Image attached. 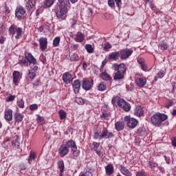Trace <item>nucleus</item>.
Returning <instances> with one entry per match:
<instances>
[{
  "label": "nucleus",
  "mask_w": 176,
  "mask_h": 176,
  "mask_svg": "<svg viewBox=\"0 0 176 176\" xmlns=\"http://www.w3.org/2000/svg\"><path fill=\"white\" fill-rule=\"evenodd\" d=\"M71 61H78L79 56L77 54H73L70 57Z\"/></svg>",
  "instance_id": "nucleus-42"
},
{
  "label": "nucleus",
  "mask_w": 176,
  "mask_h": 176,
  "mask_svg": "<svg viewBox=\"0 0 176 176\" xmlns=\"http://www.w3.org/2000/svg\"><path fill=\"white\" fill-rule=\"evenodd\" d=\"M93 85H94V80H90L87 79H84L82 82V87L84 90H90L91 87H93Z\"/></svg>",
  "instance_id": "nucleus-10"
},
{
  "label": "nucleus",
  "mask_w": 176,
  "mask_h": 176,
  "mask_svg": "<svg viewBox=\"0 0 176 176\" xmlns=\"http://www.w3.org/2000/svg\"><path fill=\"white\" fill-rule=\"evenodd\" d=\"M69 3L68 0H58V9L56 14L58 19H63V16H65L68 13V7L67 6Z\"/></svg>",
  "instance_id": "nucleus-1"
},
{
  "label": "nucleus",
  "mask_w": 176,
  "mask_h": 176,
  "mask_svg": "<svg viewBox=\"0 0 176 176\" xmlns=\"http://www.w3.org/2000/svg\"><path fill=\"white\" fill-rule=\"evenodd\" d=\"M5 41H6V38L3 36H0V43H5Z\"/></svg>",
  "instance_id": "nucleus-61"
},
{
  "label": "nucleus",
  "mask_w": 176,
  "mask_h": 176,
  "mask_svg": "<svg viewBox=\"0 0 176 176\" xmlns=\"http://www.w3.org/2000/svg\"><path fill=\"white\" fill-rule=\"evenodd\" d=\"M148 165L151 167V168H153L156 167V166H157V164H156L154 162L150 161L148 162Z\"/></svg>",
  "instance_id": "nucleus-52"
},
{
  "label": "nucleus",
  "mask_w": 176,
  "mask_h": 176,
  "mask_svg": "<svg viewBox=\"0 0 176 176\" xmlns=\"http://www.w3.org/2000/svg\"><path fill=\"white\" fill-rule=\"evenodd\" d=\"M37 122H43V118L38 116L37 118Z\"/></svg>",
  "instance_id": "nucleus-64"
},
{
  "label": "nucleus",
  "mask_w": 176,
  "mask_h": 176,
  "mask_svg": "<svg viewBox=\"0 0 176 176\" xmlns=\"http://www.w3.org/2000/svg\"><path fill=\"white\" fill-rule=\"evenodd\" d=\"M118 8H120L122 6V0H114Z\"/></svg>",
  "instance_id": "nucleus-58"
},
{
  "label": "nucleus",
  "mask_w": 176,
  "mask_h": 176,
  "mask_svg": "<svg viewBox=\"0 0 176 176\" xmlns=\"http://www.w3.org/2000/svg\"><path fill=\"white\" fill-rule=\"evenodd\" d=\"M121 60H127L131 54H133V50L125 48L119 52Z\"/></svg>",
  "instance_id": "nucleus-7"
},
{
  "label": "nucleus",
  "mask_w": 176,
  "mask_h": 176,
  "mask_svg": "<svg viewBox=\"0 0 176 176\" xmlns=\"http://www.w3.org/2000/svg\"><path fill=\"white\" fill-rule=\"evenodd\" d=\"M165 120H167V115L164 113H157L151 117V122L155 127H160Z\"/></svg>",
  "instance_id": "nucleus-3"
},
{
  "label": "nucleus",
  "mask_w": 176,
  "mask_h": 176,
  "mask_svg": "<svg viewBox=\"0 0 176 176\" xmlns=\"http://www.w3.org/2000/svg\"><path fill=\"white\" fill-rule=\"evenodd\" d=\"M25 8L22 6H18L15 10V16L17 19H24L25 17Z\"/></svg>",
  "instance_id": "nucleus-6"
},
{
  "label": "nucleus",
  "mask_w": 176,
  "mask_h": 176,
  "mask_svg": "<svg viewBox=\"0 0 176 176\" xmlns=\"http://www.w3.org/2000/svg\"><path fill=\"white\" fill-rule=\"evenodd\" d=\"M172 145L176 148V138L172 140Z\"/></svg>",
  "instance_id": "nucleus-62"
},
{
  "label": "nucleus",
  "mask_w": 176,
  "mask_h": 176,
  "mask_svg": "<svg viewBox=\"0 0 176 176\" xmlns=\"http://www.w3.org/2000/svg\"><path fill=\"white\" fill-rule=\"evenodd\" d=\"M72 87L75 94H78L80 90V80H75L72 83Z\"/></svg>",
  "instance_id": "nucleus-15"
},
{
  "label": "nucleus",
  "mask_w": 176,
  "mask_h": 176,
  "mask_svg": "<svg viewBox=\"0 0 176 176\" xmlns=\"http://www.w3.org/2000/svg\"><path fill=\"white\" fill-rule=\"evenodd\" d=\"M54 2H56V0H45L44 1V4L43 6L45 9L52 8V6H53V5H54Z\"/></svg>",
  "instance_id": "nucleus-25"
},
{
  "label": "nucleus",
  "mask_w": 176,
  "mask_h": 176,
  "mask_svg": "<svg viewBox=\"0 0 176 176\" xmlns=\"http://www.w3.org/2000/svg\"><path fill=\"white\" fill-rule=\"evenodd\" d=\"M134 115L138 118H141L144 115V110L141 106H136L134 109Z\"/></svg>",
  "instance_id": "nucleus-19"
},
{
  "label": "nucleus",
  "mask_w": 176,
  "mask_h": 176,
  "mask_svg": "<svg viewBox=\"0 0 176 176\" xmlns=\"http://www.w3.org/2000/svg\"><path fill=\"white\" fill-rule=\"evenodd\" d=\"M98 89L99 90V91H104V90H107V85H105L104 84L100 83L98 86Z\"/></svg>",
  "instance_id": "nucleus-41"
},
{
  "label": "nucleus",
  "mask_w": 176,
  "mask_h": 176,
  "mask_svg": "<svg viewBox=\"0 0 176 176\" xmlns=\"http://www.w3.org/2000/svg\"><path fill=\"white\" fill-rule=\"evenodd\" d=\"M23 119H24V115L20 113H14V120L18 123H20V122H23Z\"/></svg>",
  "instance_id": "nucleus-28"
},
{
  "label": "nucleus",
  "mask_w": 176,
  "mask_h": 176,
  "mask_svg": "<svg viewBox=\"0 0 176 176\" xmlns=\"http://www.w3.org/2000/svg\"><path fill=\"white\" fill-rule=\"evenodd\" d=\"M115 129L117 131H122L124 129V123L123 122H116L115 123Z\"/></svg>",
  "instance_id": "nucleus-23"
},
{
  "label": "nucleus",
  "mask_w": 176,
  "mask_h": 176,
  "mask_svg": "<svg viewBox=\"0 0 176 176\" xmlns=\"http://www.w3.org/2000/svg\"><path fill=\"white\" fill-rule=\"evenodd\" d=\"M73 79L74 78L72 77V74L68 72L65 73L63 76V80L66 83V85L71 83Z\"/></svg>",
  "instance_id": "nucleus-16"
},
{
  "label": "nucleus",
  "mask_w": 176,
  "mask_h": 176,
  "mask_svg": "<svg viewBox=\"0 0 176 176\" xmlns=\"http://www.w3.org/2000/svg\"><path fill=\"white\" fill-rule=\"evenodd\" d=\"M95 152L98 155V156H99V157H102V156H103L102 151L96 150V151H95Z\"/></svg>",
  "instance_id": "nucleus-59"
},
{
  "label": "nucleus",
  "mask_w": 176,
  "mask_h": 176,
  "mask_svg": "<svg viewBox=\"0 0 176 176\" xmlns=\"http://www.w3.org/2000/svg\"><path fill=\"white\" fill-rule=\"evenodd\" d=\"M123 100L118 96L113 97V99L111 100V104H113V105H115V104H118V105H119V100Z\"/></svg>",
  "instance_id": "nucleus-39"
},
{
  "label": "nucleus",
  "mask_w": 176,
  "mask_h": 176,
  "mask_svg": "<svg viewBox=\"0 0 176 176\" xmlns=\"http://www.w3.org/2000/svg\"><path fill=\"white\" fill-rule=\"evenodd\" d=\"M69 149L67 146V144L60 145L58 151V153L60 155V156L62 157L66 156V155L69 153Z\"/></svg>",
  "instance_id": "nucleus-12"
},
{
  "label": "nucleus",
  "mask_w": 176,
  "mask_h": 176,
  "mask_svg": "<svg viewBox=\"0 0 176 176\" xmlns=\"http://www.w3.org/2000/svg\"><path fill=\"white\" fill-rule=\"evenodd\" d=\"M140 67L142 71H146V69H148V66H146V64L145 63H144L143 65H140Z\"/></svg>",
  "instance_id": "nucleus-57"
},
{
  "label": "nucleus",
  "mask_w": 176,
  "mask_h": 176,
  "mask_svg": "<svg viewBox=\"0 0 176 176\" xmlns=\"http://www.w3.org/2000/svg\"><path fill=\"white\" fill-rule=\"evenodd\" d=\"M10 140H9V139H7L5 142H4V145H6V146H4V148H8V146H9V145H10Z\"/></svg>",
  "instance_id": "nucleus-56"
},
{
  "label": "nucleus",
  "mask_w": 176,
  "mask_h": 176,
  "mask_svg": "<svg viewBox=\"0 0 176 176\" xmlns=\"http://www.w3.org/2000/svg\"><path fill=\"white\" fill-rule=\"evenodd\" d=\"M12 146L14 149H19L20 148V138L19 135H15L12 141Z\"/></svg>",
  "instance_id": "nucleus-14"
},
{
  "label": "nucleus",
  "mask_w": 176,
  "mask_h": 176,
  "mask_svg": "<svg viewBox=\"0 0 176 176\" xmlns=\"http://www.w3.org/2000/svg\"><path fill=\"white\" fill-rule=\"evenodd\" d=\"M125 120H127V126L129 129H135L137 127V124H138L137 119L126 116Z\"/></svg>",
  "instance_id": "nucleus-9"
},
{
  "label": "nucleus",
  "mask_w": 176,
  "mask_h": 176,
  "mask_svg": "<svg viewBox=\"0 0 176 176\" xmlns=\"http://www.w3.org/2000/svg\"><path fill=\"white\" fill-rule=\"evenodd\" d=\"M66 146L67 148H71V151L74 156H75L76 157H77V156H79L80 152L79 151V150H78V147L76 146V143L75 142V141L72 140H68L66 142Z\"/></svg>",
  "instance_id": "nucleus-5"
},
{
  "label": "nucleus",
  "mask_w": 176,
  "mask_h": 176,
  "mask_svg": "<svg viewBox=\"0 0 176 176\" xmlns=\"http://www.w3.org/2000/svg\"><path fill=\"white\" fill-rule=\"evenodd\" d=\"M28 72H29L28 76L30 79H32V80L35 79V78L36 77V72H35L34 70H32V69L29 70Z\"/></svg>",
  "instance_id": "nucleus-36"
},
{
  "label": "nucleus",
  "mask_w": 176,
  "mask_h": 176,
  "mask_svg": "<svg viewBox=\"0 0 176 176\" xmlns=\"http://www.w3.org/2000/svg\"><path fill=\"white\" fill-rule=\"evenodd\" d=\"M135 83L139 87H144L146 85V78H138L135 79Z\"/></svg>",
  "instance_id": "nucleus-18"
},
{
  "label": "nucleus",
  "mask_w": 176,
  "mask_h": 176,
  "mask_svg": "<svg viewBox=\"0 0 176 176\" xmlns=\"http://www.w3.org/2000/svg\"><path fill=\"white\" fill-rule=\"evenodd\" d=\"M103 48H104V50L108 51L109 49L112 48V45L109 43H105L104 44Z\"/></svg>",
  "instance_id": "nucleus-46"
},
{
  "label": "nucleus",
  "mask_w": 176,
  "mask_h": 176,
  "mask_svg": "<svg viewBox=\"0 0 176 176\" xmlns=\"http://www.w3.org/2000/svg\"><path fill=\"white\" fill-rule=\"evenodd\" d=\"M20 168L21 170H27V165L24 164H21Z\"/></svg>",
  "instance_id": "nucleus-60"
},
{
  "label": "nucleus",
  "mask_w": 176,
  "mask_h": 176,
  "mask_svg": "<svg viewBox=\"0 0 176 176\" xmlns=\"http://www.w3.org/2000/svg\"><path fill=\"white\" fill-rule=\"evenodd\" d=\"M102 138H105L107 140L108 138H113V133L112 132L108 131L107 129H104L101 132Z\"/></svg>",
  "instance_id": "nucleus-17"
},
{
  "label": "nucleus",
  "mask_w": 176,
  "mask_h": 176,
  "mask_svg": "<svg viewBox=\"0 0 176 176\" xmlns=\"http://www.w3.org/2000/svg\"><path fill=\"white\" fill-rule=\"evenodd\" d=\"M40 43L41 50H46L47 49V38L45 37H41L38 41Z\"/></svg>",
  "instance_id": "nucleus-13"
},
{
  "label": "nucleus",
  "mask_w": 176,
  "mask_h": 176,
  "mask_svg": "<svg viewBox=\"0 0 176 176\" xmlns=\"http://www.w3.org/2000/svg\"><path fill=\"white\" fill-rule=\"evenodd\" d=\"M174 104H175L174 102V101H173V100H168L166 104H165V107L166 108H170V107H173V105H174Z\"/></svg>",
  "instance_id": "nucleus-45"
},
{
  "label": "nucleus",
  "mask_w": 176,
  "mask_h": 176,
  "mask_svg": "<svg viewBox=\"0 0 176 176\" xmlns=\"http://www.w3.org/2000/svg\"><path fill=\"white\" fill-rule=\"evenodd\" d=\"M30 111H35L36 109H38V104H31L30 106Z\"/></svg>",
  "instance_id": "nucleus-51"
},
{
  "label": "nucleus",
  "mask_w": 176,
  "mask_h": 176,
  "mask_svg": "<svg viewBox=\"0 0 176 176\" xmlns=\"http://www.w3.org/2000/svg\"><path fill=\"white\" fill-rule=\"evenodd\" d=\"M85 174L86 176H93V170L89 168L88 170H86Z\"/></svg>",
  "instance_id": "nucleus-49"
},
{
  "label": "nucleus",
  "mask_w": 176,
  "mask_h": 176,
  "mask_svg": "<svg viewBox=\"0 0 176 176\" xmlns=\"http://www.w3.org/2000/svg\"><path fill=\"white\" fill-rule=\"evenodd\" d=\"M17 105L19 107V108H24V100H23V99L18 100Z\"/></svg>",
  "instance_id": "nucleus-48"
},
{
  "label": "nucleus",
  "mask_w": 176,
  "mask_h": 176,
  "mask_svg": "<svg viewBox=\"0 0 176 176\" xmlns=\"http://www.w3.org/2000/svg\"><path fill=\"white\" fill-rule=\"evenodd\" d=\"M158 47L160 49V50H167V49H168V45L167 43L162 41L160 43Z\"/></svg>",
  "instance_id": "nucleus-31"
},
{
  "label": "nucleus",
  "mask_w": 176,
  "mask_h": 176,
  "mask_svg": "<svg viewBox=\"0 0 176 176\" xmlns=\"http://www.w3.org/2000/svg\"><path fill=\"white\" fill-rule=\"evenodd\" d=\"M58 168L60 170V172L64 173V168H65L64 161H59L58 162Z\"/></svg>",
  "instance_id": "nucleus-35"
},
{
  "label": "nucleus",
  "mask_w": 176,
  "mask_h": 176,
  "mask_svg": "<svg viewBox=\"0 0 176 176\" xmlns=\"http://www.w3.org/2000/svg\"><path fill=\"white\" fill-rule=\"evenodd\" d=\"M136 176H146V173L144 170H140L136 173Z\"/></svg>",
  "instance_id": "nucleus-50"
},
{
  "label": "nucleus",
  "mask_w": 176,
  "mask_h": 176,
  "mask_svg": "<svg viewBox=\"0 0 176 176\" xmlns=\"http://www.w3.org/2000/svg\"><path fill=\"white\" fill-rule=\"evenodd\" d=\"M83 39H85V34L80 32H78L75 38L76 42L82 43L83 42Z\"/></svg>",
  "instance_id": "nucleus-26"
},
{
  "label": "nucleus",
  "mask_w": 176,
  "mask_h": 176,
  "mask_svg": "<svg viewBox=\"0 0 176 176\" xmlns=\"http://www.w3.org/2000/svg\"><path fill=\"white\" fill-rule=\"evenodd\" d=\"M105 170H106V174L107 175H112V174H113V165L108 164L105 167Z\"/></svg>",
  "instance_id": "nucleus-27"
},
{
  "label": "nucleus",
  "mask_w": 176,
  "mask_h": 176,
  "mask_svg": "<svg viewBox=\"0 0 176 176\" xmlns=\"http://www.w3.org/2000/svg\"><path fill=\"white\" fill-rule=\"evenodd\" d=\"M58 113H59L60 119H61V120L67 118V113H65L64 110H60Z\"/></svg>",
  "instance_id": "nucleus-37"
},
{
  "label": "nucleus",
  "mask_w": 176,
  "mask_h": 176,
  "mask_svg": "<svg viewBox=\"0 0 176 176\" xmlns=\"http://www.w3.org/2000/svg\"><path fill=\"white\" fill-rule=\"evenodd\" d=\"M16 39H20L21 36H23V28H17L16 31Z\"/></svg>",
  "instance_id": "nucleus-32"
},
{
  "label": "nucleus",
  "mask_w": 176,
  "mask_h": 176,
  "mask_svg": "<svg viewBox=\"0 0 176 176\" xmlns=\"http://www.w3.org/2000/svg\"><path fill=\"white\" fill-rule=\"evenodd\" d=\"M35 6V0H28L25 3V9L28 11L31 10Z\"/></svg>",
  "instance_id": "nucleus-21"
},
{
  "label": "nucleus",
  "mask_w": 176,
  "mask_h": 176,
  "mask_svg": "<svg viewBox=\"0 0 176 176\" xmlns=\"http://www.w3.org/2000/svg\"><path fill=\"white\" fill-rule=\"evenodd\" d=\"M85 50H87V53H94V48H93L91 44L85 45Z\"/></svg>",
  "instance_id": "nucleus-33"
},
{
  "label": "nucleus",
  "mask_w": 176,
  "mask_h": 176,
  "mask_svg": "<svg viewBox=\"0 0 176 176\" xmlns=\"http://www.w3.org/2000/svg\"><path fill=\"white\" fill-rule=\"evenodd\" d=\"M138 63L140 65H142L143 64H145V59L142 58H139L138 60Z\"/></svg>",
  "instance_id": "nucleus-55"
},
{
  "label": "nucleus",
  "mask_w": 176,
  "mask_h": 176,
  "mask_svg": "<svg viewBox=\"0 0 176 176\" xmlns=\"http://www.w3.org/2000/svg\"><path fill=\"white\" fill-rule=\"evenodd\" d=\"M12 76H13V83H14V85L17 84V82H19V78H20V72L17 71L13 72Z\"/></svg>",
  "instance_id": "nucleus-29"
},
{
  "label": "nucleus",
  "mask_w": 176,
  "mask_h": 176,
  "mask_svg": "<svg viewBox=\"0 0 176 176\" xmlns=\"http://www.w3.org/2000/svg\"><path fill=\"white\" fill-rule=\"evenodd\" d=\"M108 5L110 8H113L115 6V1L113 0H109Z\"/></svg>",
  "instance_id": "nucleus-54"
},
{
  "label": "nucleus",
  "mask_w": 176,
  "mask_h": 176,
  "mask_svg": "<svg viewBox=\"0 0 176 176\" xmlns=\"http://www.w3.org/2000/svg\"><path fill=\"white\" fill-rule=\"evenodd\" d=\"M100 78H101L102 80H106V81L112 80V77H111V76L107 73V71H104V72L100 74Z\"/></svg>",
  "instance_id": "nucleus-24"
},
{
  "label": "nucleus",
  "mask_w": 176,
  "mask_h": 176,
  "mask_svg": "<svg viewBox=\"0 0 176 176\" xmlns=\"http://www.w3.org/2000/svg\"><path fill=\"white\" fill-rule=\"evenodd\" d=\"M92 146L93 147H92L91 150L96 151L98 149V147L100 146V143L94 142L92 144Z\"/></svg>",
  "instance_id": "nucleus-43"
},
{
  "label": "nucleus",
  "mask_w": 176,
  "mask_h": 176,
  "mask_svg": "<svg viewBox=\"0 0 176 176\" xmlns=\"http://www.w3.org/2000/svg\"><path fill=\"white\" fill-rule=\"evenodd\" d=\"M58 45H60V37H59V36H57V37H56V38L54 39L53 45H54L55 47H57V46H58Z\"/></svg>",
  "instance_id": "nucleus-40"
},
{
  "label": "nucleus",
  "mask_w": 176,
  "mask_h": 176,
  "mask_svg": "<svg viewBox=\"0 0 176 176\" xmlns=\"http://www.w3.org/2000/svg\"><path fill=\"white\" fill-rule=\"evenodd\" d=\"M75 102H76L79 105H83V104H85V100H83V99L80 98H76L75 99Z\"/></svg>",
  "instance_id": "nucleus-44"
},
{
  "label": "nucleus",
  "mask_w": 176,
  "mask_h": 176,
  "mask_svg": "<svg viewBox=\"0 0 176 176\" xmlns=\"http://www.w3.org/2000/svg\"><path fill=\"white\" fill-rule=\"evenodd\" d=\"M100 118H102V119L104 118H108V114L107 113H103L100 115Z\"/></svg>",
  "instance_id": "nucleus-63"
},
{
  "label": "nucleus",
  "mask_w": 176,
  "mask_h": 176,
  "mask_svg": "<svg viewBox=\"0 0 176 176\" xmlns=\"http://www.w3.org/2000/svg\"><path fill=\"white\" fill-rule=\"evenodd\" d=\"M4 119L7 122H12L13 120V110L11 109H6L4 111Z\"/></svg>",
  "instance_id": "nucleus-11"
},
{
  "label": "nucleus",
  "mask_w": 176,
  "mask_h": 176,
  "mask_svg": "<svg viewBox=\"0 0 176 176\" xmlns=\"http://www.w3.org/2000/svg\"><path fill=\"white\" fill-rule=\"evenodd\" d=\"M120 57V53L119 52H111L109 54V60H113L114 61H118Z\"/></svg>",
  "instance_id": "nucleus-20"
},
{
  "label": "nucleus",
  "mask_w": 176,
  "mask_h": 176,
  "mask_svg": "<svg viewBox=\"0 0 176 176\" xmlns=\"http://www.w3.org/2000/svg\"><path fill=\"white\" fill-rule=\"evenodd\" d=\"M17 27L16 26V25L13 24L12 25L10 28H9V32L10 34H11V35H12V36H14V34H16V31H17Z\"/></svg>",
  "instance_id": "nucleus-30"
},
{
  "label": "nucleus",
  "mask_w": 176,
  "mask_h": 176,
  "mask_svg": "<svg viewBox=\"0 0 176 176\" xmlns=\"http://www.w3.org/2000/svg\"><path fill=\"white\" fill-rule=\"evenodd\" d=\"M94 140H101L102 137L101 136V133L100 134L98 132H95L94 134Z\"/></svg>",
  "instance_id": "nucleus-47"
},
{
  "label": "nucleus",
  "mask_w": 176,
  "mask_h": 176,
  "mask_svg": "<svg viewBox=\"0 0 176 176\" xmlns=\"http://www.w3.org/2000/svg\"><path fill=\"white\" fill-rule=\"evenodd\" d=\"M164 76V73L163 72H160L157 74V76L155 77L154 80L157 82V79H162Z\"/></svg>",
  "instance_id": "nucleus-38"
},
{
  "label": "nucleus",
  "mask_w": 176,
  "mask_h": 176,
  "mask_svg": "<svg viewBox=\"0 0 176 176\" xmlns=\"http://www.w3.org/2000/svg\"><path fill=\"white\" fill-rule=\"evenodd\" d=\"M25 58H22L20 61L23 65H26V67H28V64H34V65H36V59L32 56V54H25Z\"/></svg>",
  "instance_id": "nucleus-4"
},
{
  "label": "nucleus",
  "mask_w": 176,
  "mask_h": 176,
  "mask_svg": "<svg viewBox=\"0 0 176 176\" xmlns=\"http://www.w3.org/2000/svg\"><path fill=\"white\" fill-rule=\"evenodd\" d=\"M113 67L114 69L117 71L114 74L113 79L115 80H122V79H124V74H126V65L124 63H116L113 65Z\"/></svg>",
  "instance_id": "nucleus-2"
},
{
  "label": "nucleus",
  "mask_w": 176,
  "mask_h": 176,
  "mask_svg": "<svg viewBox=\"0 0 176 176\" xmlns=\"http://www.w3.org/2000/svg\"><path fill=\"white\" fill-rule=\"evenodd\" d=\"M14 98H16V96L14 95H11L8 97V98L6 100L8 102L10 101H14Z\"/></svg>",
  "instance_id": "nucleus-53"
},
{
  "label": "nucleus",
  "mask_w": 176,
  "mask_h": 176,
  "mask_svg": "<svg viewBox=\"0 0 176 176\" xmlns=\"http://www.w3.org/2000/svg\"><path fill=\"white\" fill-rule=\"evenodd\" d=\"M120 172L122 173V174H123V175L125 176L133 175V173H131V172H130L129 170L127 169V168L123 166L122 165L120 166Z\"/></svg>",
  "instance_id": "nucleus-22"
},
{
  "label": "nucleus",
  "mask_w": 176,
  "mask_h": 176,
  "mask_svg": "<svg viewBox=\"0 0 176 176\" xmlns=\"http://www.w3.org/2000/svg\"><path fill=\"white\" fill-rule=\"evenodd\" d=\"M36 157V155L35 154V153L31 151L28 157V162L30 163V164H31V162H32V160H35Z\"/></svg>",
  "instance_id": "nucleus-34"
},
{
  "label": "nucleus",
  "mask_w": 176,
  "mask_h": 176,
  "mask_svg": "<svg viewBox=\"0 0 176 176\" xmlns=\"http://www.w3.org/2000/svg\"><path fill=\"white\" fill-rule=\"evenodd\" d=\"M118 107L122 108L125 112H129L130 109H131L130 103L126 102L124 99L118 100Z\"/></svg>",
  "instance_id": "nucleus-8"
}]
</instances>
